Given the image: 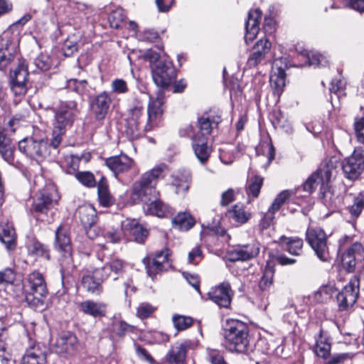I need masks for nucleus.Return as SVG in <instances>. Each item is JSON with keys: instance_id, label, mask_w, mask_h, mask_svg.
<instances>
[{"instance_id": "obj_1", "label": "nucleus", "mask_w": 364, "mask_h": 364, "mask_svg": "<svg viewBox=\"0 0 364 364\" xmlns=\"http://www.w3.org/2000/svg\"><path fill=\"white\" fill-rule=\"evenodd\" d=\"M139 90L141 93L149 95L147 118L143 124V102L136 97V105L129 110L125 124V132L131 139L138 138L144 132H150L158 127L162 121L164 112L165 97L161 90H159L154 95L148 93L145 87H139Z\"/></svg>"}, {"instance_id": "obj_2", "label": "nucleus", "mask_w": 364, "mask_h": 364, "mask_svg": "<svg viewBox=\"0 0 364 364\" xmlns=\"http://www.w3.org/2000/svg\"><path fill=\"white\" fill-rule=\"evenodd\" d=\"M336 172V168L332 164H326L312 173L303 185L304 190L309 193L320 186L323 203L329 208L338 207L343 200V198L328 186Z\"/></svg>"}, {"instance_id": "obj_3", "label": "nucleus", "mask_w": 364, "mask_h": 364, "mask_svg": "<svg viewBox=\"0 0 364 364\" xmlns=\"http://www.w3.org/2000/svg\"><path fill=\"white\" fill-rule=\"evenodd\" d=\"M167 166L160 164L145 171L132 186V198L135 202L151 200L158 198L159 191L156 186L160 179L166 176Z\"/></svg>"}, {"instance_id": "obj_4", "label": "nucleus", "mask_w": 364, "mask_h": 364, "mask_svg": "<svg viewBox=\"0 0 364 364\" xmlns=\"http://www.w3.org/2000/svg\"><path fill=\"white\" fill-rule=\"evenodd\" d=\"M79 112L77 102L73 100L62 102L55 110L51 134V146L53 150L58 149L67 130L73 126Z\"/></svg>"}, {"instance_id": "obj_5", "label": "nucleus", "mask_w": 364, "mask_h": 364, "mask_svg": "<svg viewBox=\"0 0 364 364\" xmlns=\"http://www.w3.org/2000/svg\"><path fill=\"white\" fill-rule=\"evenodd\" d=\"M31 18L30 14L23 15L1 35L0 38V70H4L13 61L20 42V28Z\"/></svg>"}, {"instance_id": "obj_6", "label": "nucleus", "mask_w": 364, "mask_h": 364, "mask_svg": "<svg viewBox=\"0 0 364 364\" xmlns=\"http://www.w3.org/2000/svg\"><path fill=\"white\" fill-rule=\"evenodd\" d=\"M146 57L150 62L154 83L158 87H168L176 77V70L172 63L161 58L159 53L151 50L146 52Z\"/></svg>"}, {"instance_id": "obj_7", "label": "nucleus", "mask_w": 364, "mask_h": 364, "mask_svg": "<svg viewBox=\"0 0 364 364\" xmlns=\"http://www.w3.org/2000/svg\"><path fill=\"white\" fill-rule=\"evenodd\" d=\"M26 302L31 306L39 307L43 304L48 290L43 276L37 271L28 274L23 282Z\"/></svg>"}, {"instance_id": "obj_8", "label": "nucleus", "mask_w": 364, "mask_h": 364, "mask_svg": "<svg viewBox=\"0 0 364 364\" xmlns=\"http://www.w3.org/2000/svg\"><path fill=\"white\" fill-rule=\"evenodd\" d=\"M225 346L230 351L243 353L249 343L248 328L241 321H232L224 330Z\"/></svg>"}, {"instance_id": "obj_9", "label": "nucleus", "mask_w": 364, "mask_h": 364, "mask_svg": "<svg viewBox=\"0 0 364 364\" xmlns=\"http://www.w3.org/2000/svg\"><path fill=\"white\" fill-rule=\"evenodd\" d=\"M51 143L43 139L26 137L18 142V149L28 159L41 164L51 155Z\"/></svg>"}, {"instance_id": "obj_10", "label": "nucleus", "mask_w": 364, "mask_h": 364, "mask_svg": "<svg viewBox=\"0 0 364 364\" xmlns=\"http://www.w3.org/2000/svg\"><path fill=\"white\" fill-rule=\"evenodd\" d=\"M55 238L54 242L55 249L60 254L61 277L63 282L67 271L73 267L72 246L70 238L68 234L67 228L60 225L55 232Z\"/></svg>"}, {"instance_id": "obj_11", "label": "nucleus", "mask_w": 364, "mask_h": 364, "mask_svg": "<svg viewBox=\"0 0 364 364\" xmlns=\"http://www.w3.org/2000/svg\"><path fill=\"white\" fill-rule=\"evenodd\" d=\"M338 242L342 265L348 272H352L355 267L356 257L362 253L363 247L360 242H353L352 237L346 235L342 237Z\"/></svg>"}, {"instance_id": "obj_12", "label": "nucleus", "mask_w": 364, "mask_h": 364, "mask_svg": "<svg viewBox=\"0 0 364 364\" xmlns=\"http://www.w3.org/2000/svg\"><path fill=\"white\" fill-rule=\"evenodd\" d=\"M306 239L321 261L327 262L330 259L327 237L322 229L319 228H308L306 232Z\"/></svg>"}, {"instance_id": "obj_13", "label": "nucleus", "mask_w": 364, "mask_h": 364, "mask_svg": "<svg viewBox=\"0 0 364 364\" xmlns=\"http://www.w3.org/2000/svg\"><path fill=\"white\" fill-rule=\"evenodd\" d=\"M60 196L55 187L48 184L39 190L33 202V209L37 213H46L57 203Z\"/></svg>"}, {"instance_id": "obj_14", "label": "nucleus", "mask_w": 364, "mask_h": 364, "mask_svg": "<svg viewBox=\"0 0 364 364\" xmlns=\"http://www.w3.org/2000/svg\"><path fill=\"white\" fill-rule=\"evenodd\" d=\"M170 250L164 248L143 259L147 274L154 277L157 274L168 270L171 264L169 260Z\"/></svg>"}, {"instance_id": "obj_15", "label": "nucleus", "mask_w": 364, "mask_h": 364, "mask_svg": "<svg viewBox=\"0 0 364 364\" xmlns=\"http://www.w3.org/2000/svg\"><path fill=\"white\" fill-rule=\"evenodd\" d=\"M342 169L348 178H358L364 170V149H355L350 156L343 161Z\"/></svg>"}, {"instance_id": "obj_16", "label": "nucleus", "mask_w": 364, "mask_h": 364, "mask_svg": "<svg viewBox=\"0 0 364 364\" xmlns=\"http://www.w3.org/2000/svg\"><path fill=\"white\" fill-rule=\"evenodd\" d=\"M260 250V245L257 241L246 245H238L226 252V258L230 262L247 261L256 257Z\"/></svg>"}, {"instance_id": "obj_17", "label": "nucleus", "mask_w": 364, "mask_h": 364, "mask_svg": "<svg viewBox=\"0 0 364 364\" xmlns=\"http://www.w3.org/2000/svg\"><path fill=\"white\" fill-rule=\"evenodd\" d=\"M359 279L354 277L349 283L344 287L343 290L337 294V301L340 310H346L352 306L358 296Z\"/></svg>"}, {"instance_id": "obj_18", "label": "nucleus", "mask_w": 364, "mask_h": 364, "mask_svg": "<svg viewBox=\"0 0 364 364\" xmlns=\"http://www.w3.org/2000/svg\"><path fill=\"white\" fill-rule=\"evenodd\" d=\"M105 279L99 268L87 269L82 276L81 284L89 293L100 295L103 291L102 283Z\"/></svg>"}, {"instance_id": "obj_19", "label": "nucleus", "mask_w": 364, "mask_h": 364, "mask_svg": "<svg viewBox=\"0 0 364 364\" xmlns=\"http://www.w3.org/2000/svg\"><path fill=\"white\" fill-rule=\"evenodd\" d=\"M221 114L218 112L210 111L198 119V132L200 138L208 139L212 130L221 122Z\"/></svg>"}, {"instance_id": "obj_20", "label": "nucleus", "mask_w": 364, "mask_h": 364, "mask_svg": "<svg viewBox=\"0 0 364 364\" xmlns=\"http://www.w3.org/2000/svg\"><path fill=\"white\" fill-rule=\"evenodd\" d=\"M232 294L230 285L227 282L211 288L208 292L210 299L220 307L224 308H228L230 305Z\"/></svg>"}, {"instance_id": "obj_21", "label": "nucleus", "mask_w": 364, "mask_h": 364, "mask_svg": "<svg viewBox=\"0 0 364 364\" xmlns=\"http://www.w3.org/2000/svg\"><path fill=\"white\" fill-rule=\"evenodd\" d=\"M198 341H186L181 343L173 346L166 355V360L169 364H184L186 352L188 349L195 348Z\"/></svg>"}, {"instance_id": "obj_22", "label": "nucleus", "mask_w": 364, "mask_h": 364, "mask_svg": "<svg viewBox=\"0 0 364 364\" xmlns=\"http://www.w3.org/2000/svg\"><path fill=\"white\" fill-rule=\"evenodd\" d=\"M77 348V338L71 332H63L60 334L55 343V350L58 354H73Z\"/></svg>"}, {"instance_id": "obj_23", "label": "nucleus", "mask_w": 364, "mask_h": 364, "mask_svg": "<svg viewBox=\"0 0 364 364\" xmlns=\"http://www.w3.org/2000/svg\"><path fill=\"white\" fill-rule=\"evenodd\" d=\"M271 42L267 38H262L254 46L252 52L250 55L247 65L250 68L256 67L265 58L267 54L270 51Z\"/></svg>"}, {"instance_id": "obj_24", "label": "nucleus", "mask_w": 364, "mask_h": 364, "mask_svg": "<svg viewBox=\"0 0 364 364\" xmlns=\"http://www.w3.org/2000/svg\"><path fill=\"white\" fill-rule=\"evenodd\" d=\"M143 210L146 214L165 218L173 214V210L168 204L157 198H151V200L143 201Z\"/></svg>"}, {"instance_id": "obj_25", "label": "nucleus", "mask_w": 364, "mask_h": 364, "mask_svg": "<svg viewBox=\"0 0 364 364\" xmlns=\"http://www.w3.org/2000/svg\"><path fill=\"white\" fill-rule=\"evenodd\" d=\"M46 361V347L40 343H31L23 358V364H45Z\"/></svg>"}, {"instance_id": "obj_26", "label": "nucleus", "mask_w": 364, "mask_h": 364, "mask_svg": "<svg viewBox=\"0 0 364 364\" xmlns=\"http://www.w3.org/2000/svg\"><path fill=\"white\" fill-rule=\"evenodd\" d=\"M107 166L113 172L115 176L128 171L133 166L134 161L125 154H120L106 159Z\"/></svg>"}, {"instance_id": "obj_27", "label": "nucleus", "mask_w": 364, "mask_h": 364, "mask_svg": "<svg viewBox=\"0 0 364 364\" xmlns=\"http://www.w3.org/2000/svg\"><path fill=\"white\" fill-rule=\"evenodd\" d=\"M112 102L110 95L107 92H102L97 95L91 104L92 110L98 120L105 118Z\"/></svg>"}, {"instance_id": "obj_28", "label": "nucleus", "mask_w": 364, "mask_h": 364, "mask_svg": "<svg viewBox=\"0 0 364 364\" xmlns=\"http://www.w3.org/2000/svg\"><path fill=\"white\" fill-rule=\"evenodd\" d=\"M124 234H130L134 240L139 243L144 242L148 236V230L140 225L135 219H126L122 223Z\"/></svg>"}, {"instance_id": "obj_29", "label": "nucleus", "mask_w": 364, "mask_h": 364, "mask_svg": "<svg viewBox=\"0 0 364 364\" xmlns=\"http://www.w3.org/2000/svg\"><path fill=\"white\" fill-rule=\"evenodd\" d=\"M262 17V11L258 9H252L249 11L247 20L245 23V40L247 43L253 41L259 30V21Z\"/></svg>"}, {"instance_id": "obj_30", "label": "nucleus", "mask_w": 364, "mask_h": 364, "mask_svg": "<svg viewBox=\"0 0 364 364\" xmlns=\"http://www.w3.org/2000/svg\"><path fill=\"white\" fill-rule=\"evenodd\" d=\"M80 311L84 314L95 318H101L105 316L107 304L101 301L86 300L80 304Z\"/></svg>"}, {"instance_id": "obj_31", "label": "nucleus", "mask_w": 364, "mask_h": 364, "mask_svg": "<svg viewBox=\"0 0 364 364\" xmlns=\"http://www.w3.org/2000/svg\"><path fill=\"white\" fill-rule=\"evenodd\" d=\"M0 240L8 250H14L16 245V234L11 223L0 225Z\"/></svg>"}, {"instance_id": "obj_32", "label": "nucleus", "mask_w": 364, "mask_h": 364, "mask_svg": "<svg viewBox=\"0 0 364 364\" xmlns=\"http://www.w3.org/2000/svg\"><path fill=\"white\" fill-rule=\"evenodd\" d=\"M194 154L201 164H205L211 154V148L208 145V139L202 137L192 142Z\"/></svg>"}, {"instance_id": "obj_33", "label": "nucleus", "mask_w": 364, "mask_h": 364, "mask_svg": "<svg viewBox=\"0 0 364 364\" xmlns=\"http://www.w3.org/2000/svg\"><path fill=\"white\" fill-rule=\"evenodd\" d=\"M279 243L292 255H300L302 252L303 240L297 237H287L282 236Z\"/></svg>"}, {"instance_id": "obj_34", "label": "nucleus", "mask_w": 364, "mask_h": 364, "mask_svg": "<svg viewBox=\"0 0 364 364\" xmlns=\"http://www.w3.org/2000/svg\"><path fill=\"white\" fill-rule=\"evenodd\" d=\"M228 217L235 223L243 225L252 218V213L242 204H235L228 212Z\"/></svg>"}, {"instance_id": "obj_35", "label": "nucleus", "mask_w": 364, "mask_h": 364, "mask_svg": "<svg viewBox=\"0 0 364 364\" xmlns=\"http://www.w3.org/2000/svg\"><path fill=\"white\" fill-rule=\"evenodd\" d=\"M99 269L105 279L112 277L115 280L123 272L124 263L119 259H114Z\"/></svg>"}, {"instance_id": "obj_36", "label": "nucleus", "mask_w": 364, "mask_h": 364, "mask_svg": "<svg viewBox=\"0 0 364 364\" xmlns=\"http://www.w3.org/2000/svg\"><path fill=\"white\" fill-rule=\"evenodd\" d=\"M77 213L80 220L85 228L92 226L95 223L97 214L95 208L90 205H84L78 208Z\"/></svg>"}, {"instance_id": "obj_37", "label": "nucleus", "mask_w": 364, "mask_h": 364, "mask_svg": "<svg viewBox=\"0 0 364 364\" xmlns=\"http://www.w3.org/2000/svg\"><path fill=\"white\" fill-rule=\"evenodd\" d=\"M97 194L100 203L104 207H109L114 203V199L109 193L108 184L105 178H102L97 183Z\"/></svg>"}, {"instance_id": "obj_38", "label": "nucleus", "mask_w": 364, "mask_h": 364, "mask_svg": "<svg viewBox=\"0 0 364 364\" xmlns=\"http://www.w3.org/2000/svg\"><path fill=\"white\" fill-rule=\"evenodd\" d=\"M28 252L30 255L36 257L50 259V252L48 247L40 242L35 238L31 239L27 243Z\"/></svg>"}, {"instance_id": "obj_39", "label": "nucleus", "mask_w": 364, "mask_h": 364, "mask_svg": "<svg viewBox=\"0 0 364 364\" xmlns=\"http://www.w3.org/2000/svg\"><path fill=\"white\" fill-rule=\"evenodd\" d=\"M173 225L181 231H187L195 225V219L188 212L178 213L172 220Z\"/></svg>"}, {"instance_id": "obj_40", "label": "nucleus", "mask_w": 364, "mask_h": 364, "mask_svg": "<svg viewBox=\"0 0 364 364\" xmlns=\"http://www.w3.org/2000/svg\"><path fill=\"white\" fill-rule=\"evenodd\" d=\"M243 147H235L232 144H225L220 149V159L224 164H230L237 156V154L242 151Z\"/></svg>"}, {"instance_id": "obj_41", "label": "nucleus", "mask_w": 364, "mask_h": 364, "mask_svg": "<svg viewBox=\"0 0 364 364\" xmlns=\"http://www.w3.org/2000/svg\"><path fill=\"white\" fill-rule=\"evenodd\" d=\"M322 331H320L318 338L316 339L315 353L323 358L329 356L331 352V343L328 338L323 337Z\"/></svg>"}, {"instance_id": "obj_42", "label": "nucleus", "mask_w": 364, "mask_h": 364, "mask_svg": "<svg viewBox=\"0 0 364 364\" xmlns=\"http://www.w3.org/2000/svg\"><path fill=\"white\" fill-rule=\"evenodd\" d=\"M269 120L274 128H281L287 132L291 129L290 124L285 118L281 110L273 109L269 114Z\"/></svg>"}, {"instance_id": "obj_43", "label": "nucleus", "mask_w": 364, "mask_h": 364, "mask_svg": "<svg viewBox=\"0 0 364 364\" xmlns=\"http://www.w3.org/2000/svg\"><path fill=\"white\" fill-rule=\"evenodd\" d=\"M80 159L75 155L69 154L63 157L60 161V166L68 174H75L78 168Z\"/></svg>"}, {"instance_id": "obj_44", "label": "nucleus", "mask_w": 364, "mask_h": 364, "mask_svg": "<svg viewBox=\"0 0 364 364\" xmlns=\"http://www.w3.org/2000/svg\"><path fill=\"white\" fill-rule=\"evenodd\" d=\"M28 75V65L24 60H21L18 67L14 70L13 74H11L12 82H14V83L27 84Z\"/></svg>"}, {"instance_id": "obj_45", "label": "nucleus", "mask_w": 364, "mask_h": 364, "mask_svg": "<svg viewBox=\"0 0 364 364\" xmlns=\"http://www.w3.org/2000/svg\"><path fill=\"white\" fill-rule=\"evenodd\" d=\"M134 328V327L133 326L128 324L117 316H114L112 324V331L113 333L119 337H122L127 333L132 332Z\"/></svg>"}, {"instance_id": "obj_46", "label": "nucleus", "mask_w": 364, "mask_h": 364, "mask_svg": "<svg viewBox=\"0 0 364 364\" xmlns=\"http://www.w3.org/2000/svg\"><path fill=\"white\" fill-rule=\"evenodd\" d=\"M171 185L175 187L177 194L183 193L188 189V176L176 173L171 176Z\"/></svg>"}, {"instance_id": "obj_47", "label": "nucleus", "mask_w": 364, "mask_h": 364, "mask_svg": "<svg viewBox=\"0 0 364 364\" xmlns=\"http://www.w3.org/2000/svg\"><path fill=\"white\" fill-rule=\"evenodd\" d=\"M262 184V177L257 175L251 176L247 181V192L248 196L252 195L254 198H257L259 194Z\"/></svg>"}, {"instance_id": "obj_48", "label": "nucleus", "mask_w": 364, "mask_h": 364, "mask_svg": "<svg viewBox=\"0 0 364 364\" xmlns=\"http://www.w3.org/2000/svg\"><path fill=\"white\" fill-rule=\"evenodd\" d=\"M336 294V291L331 285L321 287L314 294V299L318 302H326Z\"/></svg>"}, {"instance_id": "obj_49", "label": "nucleus", "mask_w": 364, "mask_h": 364, "mask_svg": "<svg viewBox=\"0 0 364 364\" xmlns=\"http://www.w3.org/2000/svg\"><path fill=\"white\" fill-rule=\"evenodd\" d=\"M274 269L268 264L263 272V275L259 282V287L262 291L268 290L273 284Z\"/></svg>"}, {"instance_id": "obj_50", "label": "nucleus", "mask_w": 364, "mask_h": 364, "mask_svg": "<svg viewBox=\"0 0 364 364\" xmlns=\"http://www.w3.org/2000/svg\"><path fill=\"white\" fill-rule=\"evenodd\" d=\"M364 208V191L360 192L355 198L352 205L348 208V210L353 218H358Z\"/></svg>"}, {"instance_id": "obj_51", "label": "nucleus", "mask_w": 364, "mask_h": 364, "mask_svg": "<svg viewBox=\"0 0 364 364\" xmlns=\"http://www.w3.org/2000/svg\"><path fill=\"white\" fill-rule=\"evenodd\" d=\"M33 65L36 66V70H33L32 72L36 73L37 70L46 71L51 67L52 61L48 55L41 53L35 58Z\"/></svg>"}, {"instance_id": "obj_52", "label": "nucleus", "mask_w": 364, "mask_h": 364, "mask_svg": "<svg viewBox=\"0 0 364 364\" xmlns=\"http://www.w3.org/2000/svg\"><path fill=\"white\" fill-rule=\"evenodd\" d=\"M172 321L175 328L180 331L186 330L191 326L193 323V318L190 316L174 315L172 317Z\"/></svg>"}, {"instance_id": "obj_53", "label": "nucleus", "mask_w": 364, "mask_h": 364, "mask_svg": "<svg viewBox=\"0 0 364 364\" xmlns=\"http://www.w3.org/2000/svg\"><path fill=\"white\" fill-rule=\"evenodd\" d=\"M126 18L124 11L118 8L113 11L109 16V21L112 28H119Z\"/></svg>"}, {"instance_id": "obj_54", "label": "nucleus", "mask_w": 364, "mask_h": 364, "mask_svg": "<svg viewBox=\"0 0 364 364\" xmlns=\"http://www.w3.org/2000/svg\"><path fill=\"white\" fill-rule=\"evenodd\" d=\"M67 88L75 92L78 95H82L87 91V84L85 80L70 79L67 81Z\"/></svg>"}, {"instance_id": "obj_55", "label": "nucleus", "mask_w": 364, "mask_h": 364, "mask_svg": "<svg viewBox=\"0 0 364 364\" xmlns=\"http://www.w3.org/2000/svg\"><path fill=\"white\" fill-rule=\"evenodd\" d=\"M75 178L83 186L92 188L96 185L94 175L90 171H80L75 173Z\"/></svg>"}, {"instance_id": "obj_56", "label": "nucleus", "mask_w": 364, "mask_h": 364, "mask_svg": "<svg viewBox=\"0 0 364 364\" xmlns=\"http://www.w3.org/2000/svg\"><path fill=\"white\" fill-rule=\"evenodd\" d=\"M309 63L316 67H326L328 65V57L325 53H314L309 56Z\"/></svg>"}, {"instance_id": "obj_57", "label": "nucleus", "mask_w": 364, "mask_h": 364, "mask_svg": "<svg viewBox=\"0 0 364 364\" xmlns=\"http://www.w3.org/2000/svg\"><path fill=\"white\" fill-rule=\"evenodd\" d=\"M111 90L114 93L124 95L128 92L129 87L124 80L116 78L111 82Z\"/></svg>"}, {"instance_id": "obj_58", "label": "nucleus", "mask_w": 364, "mask_h": 364, "mask_svg": "<svg viewBox=\"0 0 364 364\" xmlns=\"http://www.w3.org/2000/svg\"><path fill=\"white\" fill-rule=\"evenodd\" d=\"M16 279V274L13 269L6 268L0 272V287H4L12 284Z\"/></svg>"}, {"instance_id": "obj_59", "label": "nucleus", "mask_w": 364, "mask_h": 364, "mask_svg": "<svg viewBox=\"0 0 364 364\" xmlns=\"http://www.w3.org/2000/svg\"><path fill=\"white\" fill-rule=\"evenodd\" d=\"M179 135L182 137H187L192 140V142L200 139L198 131L196 132L192 124H186L179 130Z\"/></svg>"}, {"instance_id": "obj_60", "label": "nucleus", "mask_w": 364, "mask_h": 364, "mask_svg": "<svg viewBox=\"0 0 364 364\" xmlns=\"http://www.w3.org/2000/svg\"><path fill=\"white\" fill-rule=\"evenodd\" d=\"M125 235L122 228L121 230L112 229L104 233L103 237L109 242L118 243Z\"/></svg>"}, {"instance_id": "obj_61", "label": "nucleus", "mask_w": 364, "mask_h": 364, "mask_svg": "<svg viewBox=\"0 0 364 364\" xmlns=\"http://www.w3.org/2000/svg\"><path fill=\"white\" fill-rule=\"evenodd\" d=\"M290 193L289 191H284L281 192L274 200L272 204L269 208V210L273 213L277 212L282 205L284 203L286 200L289 197Z\"/></svg>"}, {"instance_id": "obj_62", "label": "nucleus", "mask_w": 364, "mask_h": 364, "mask_svg": "<svg viewBox=\"0 0 364 364\" xmlns=\"http://www.w3.org/2000/svg\"><path fill=\"white\" fill-rule=\"evenodd\" d=\"M272 85H274L275 92L277 95H279L282 88L285 85L284 81V73L283 70H280L279 75H272L270 77Z\"/></svg>"}, {"instance_id": "obj_63", "label": "nucleus", "mask_w": 364, "mask_h": 364, "mask_svg": "<svg viewBox=\"0 0 364 364\" xmlns=\"http://www.w3.org/2000/svg\"><path fill=\"white\" fill-rule=\"evenodd\" d=\"M274 213L268 209L267 212L262 213V218L259 223V229L261 232L268 229L272 224L274 219Z\"/></svg>"}, {"instance_id": "obj_64", "label": "nucleus", "mask_w": 364, "mask_h": 364, "mask_svg": "<svg viewBox=\"0 0 364 364\" xmlns=\"http://www.w3.org/2000/svg\"><path fill=\"white\" fill-rule=\"evenodd\" d=\"M353 357L352 353H342L333 354L327 364H343L348 360H350Z\"/></svg>"}]
</instances>
